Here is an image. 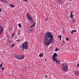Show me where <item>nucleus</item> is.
Returning a JSON list of instances; mask_svg holds the SVG:
<instances>
[{
  "label": "nucleus",
  "instance_id": "nucleus-18",
  "mask_svg": "<svg viewBox=\"0 0 79 79\" xmlns=\"http://www.w3.org/2000/svg\"><path fill=\"white\" fill-rule=\"evenodd\" d=\"M18 26L20 28L21 27V24L20 23H19L18 24Z\"/></svg>",
  "mask_w": 79,
  "mask_h": 79
},
{
  "label": "nucleus",
  "instance_id": "nucleus-12",
  "mask_svg": "<svg viewBox=\"0 0 79 79\" xmlns=\"http://www.w3.org/2000/svg\"><path fill=\"white\" fill-rule=\"evenodd\" d=\"M1 2H4V3H8V2H7V1H5V0H1Z\"/></svg>",
  "mask_w": 79,
  "mask_h": 79
},
{
  "label": "nucleus",
  "instance_id": "nucleus-40",
  "mask_svg": "<svg viewBox=\"0 0 79 79\" xmlns=\"http://www.w3.org/2000/svg\"><path fill=\"white\" fill-rule=\"evenodd\" d=\"M60 40H61V38H60Z\"/></svg>",
  "mask_w": 79,
  "mask_h": 79
},
{
  "label": "nucleus",
  "instance_id": "nucleus-36",
  "mask_svg": "<svg viewBox=\"0 0 79 79\" xmlns=\"http://www.w3.org/2000/svg\"><path fill=\"white\" fill-rule=\"evenodd\" d=\"M56 49L57 50H59V48H56Z\"/></svg>",
  "mask_w": 79,
  "mask_h": 79
},
{
  "label": "nucleus",
  "instance_id": "nucleus-22",
  "mask_svg": "<svg viewBox=\"0 0 79 79\" xmlns=\"http://www.w3.org/2000/svg\"><path fill=\"white\" fill-rule=\"evenodd\" d=\"M73 32H74V31H73V30L71 31V33L72 34H73Z\"/></svg>",
  "mask_w": 79,
  "mask_h": 79
},
{
  "label": "nucleus",
  "instance_id": "nucleus-23",
  "mask_svg": "<svg viewBox=\"0 0 79 79\" xmlns=\"http://www.w3.org/2000/svg\"><path fill=\"white\" fill-rule=\"evenodd\" d=\"M73 31L75 32H77V31L76 30H73Z\"/></svg>",
  "mask_w": 79,
  "mask_h": 79
},
{
  "label": "nucleus",
  "instance_id": "nucleus-26",
  "mask_svg": "<svg viewBox=\"0 0 79 79\" xmlns=\"http://www.w3.org/2000/svg\"><path fill=\"white\" fill-rule=\"evenodd\" d=\"M2 64H3L2 63L0 65V67H2Z\"/></svg>",
  "mask_w": 79,
  "mask_h": 79
},
{
  "label": "nucleus",
  "instance_id": "nucleus-39",
  "mask_svg": "<svg viewBox=\"0 0 79 79\" xmlns=\"http://www.w3.org/2000/svg\"><path fill=\"white\" fill-rule=\"evenodd\" d=\"M46 60H47V59H45V61H46Z\"/></svg>",
  "mask_w": 79,
  "mask_h": 79
},
{
  "label": "nucleus",
  "instance_id": "nucleus-31",
  "mask_svg": "<svg viewBox=\"0 0 79 79\" xmlns=\"http://www.w3.org/2000/svg\"><path fill=\"white\" fill-rule=\"evenodd\" d=\"M45 76L47 78V77H48V76L47 75H45Z\"/></svg>",
  "mask_w": 79,
  "mask_h": 79
},
{
  "label": "nucleus",
  "instance_id": "nucleus-25",
  "mask_svg": "<svg viewBox=\"0 0 79 79\" xmlns=\"http://www.w3.org/2000/svg\"><path fill=\"white\" fill-rule=\"evenodd\" d=\"M34 26L33 25H31L30 27V28H31V27H34Z\"/></svg>",
  "mask_w": 79,
  "mask_h": 79
},
{
  "label": "nucleus",
  "instance_id": "nucleus-7",
  "mask_svg": "<svg viewBox=\"0 0 79 79\" xmlns=\"http://www.w3.org/2000/svg\"><path fill=\"white\" fill-rule=\"evenodd\" d=\"M74 16L73 15V12H71L70 13V15L69 17L71 18V19L73 20H74Z\"/></svg>",
  "mask_w": 79,
  "mask_h": 79
},
{
  "label": "nucleus",
  "instance_id": "nucleus-38",
  "mask_svg": "<svg viewBox=\"0 0 79 79\" xmlns=\"http://www.w3.org/2000/svg\"><path fill=\"white\" fill-rule=\"evenodd\" d=\"M64 42H65L64 41H63V43H64Z\"/></svg>",
  "mask_w": 79,
  "mask_h": 79
},
{
  "label": "nucleus",
  "instance_id": "nucleus-29",
  "mask_svg": "<svg viewBox=\"0 0 79 79\" xmlns=\"http://www.w3.org/2000/svg\"><path fill=\"white\" fill-rule=\"evenodd\" d=\"M19 41H20V39H19L18 40H17L16 42H19Z\"/></svg>",
  "mask_w": 79,
  "mask_h": 79
},
{
  "label": "nucleus",
  "instance_id": "nucleus-9",
  "mask_svg": "<svg viewBox=\"0 0 79 79\" xmlns=\"http://www.w3.org/2000/svg\"><path fill=\"white\" fill-rule=\"evenodd\" d=\"M52 60H53V61H56L57 60V59L54 56H52Z\"/></svg>",
  "mask_w": 79,
  "mask_h": 79
},
{
  "label": "nucleus",
  "instance_id": "nucleus-17",
  "mask_svg": "<svg viewBox=\"0 0 79 79\" xmlns=\"http://www.w3.org/2000/svg\"><path fill=\"white\" fill-rule=\"evenodd\" d=\"M43 54H40L39 56H40V57H42V56H43Z\"/></svg>",
  "mask_w": 79,
  "mask_h": 79
},
{
  "label": "nucleus",
  "instance_id": "nucleus-27",
  "mask_svg": "<svg viewBox=\"0 0 79 79\" xmlns=\"http://www.w3.org/2000/svg\"><path fill=\"white\" fill-rule=\"evenodd\" d=\"M75 21H76V20H73V23H74Z\"/></svg>",
  "mask_w": 79,
  "mask_h": 79
},
{
  "label": "nucleus",
  "instance_id": "nucleus-33",
  "mask_svg": "<svg viewBox=\"0 0 79 79\" xmlns=\"http://www.w3.org/2000/svg\"><path fill=\"white\" fill-rule=\"evenodd\" d=\"M2 70H4V67H2Z\"/></svg>",
  "mask_w": 79,
  "mask_h": 79
},
{
  "label": "nucleus",
  "instance_id": "nucleus-14",
  "mask_svg": "<svg viewBox=\"0 0 79 79\" xmlns=\"http://www.w3.org/2000/svg\"><path fill=\"white\" fill-rule=\"evenodd\" d=\"M56 63H57V64H59L60 63V61L57 60L56 61Z\"/></svg>",
  "mask_w": 79,
  "mask_h": 79
},
{
  "label": "nucleus",
  "instance_id": "nucleus-8",
  "mask_svg": "<svg viewBox=\"0 0 79 79\" xmlns=\"http://www.w3.org/2000/svg\"><path fill=\"white\" fill-rule=\"evenodd\" d=\"M57 2L59 5H61L62 4V1L61 0H57Z\"/></svg>",
  "mask_w": 79,
  "mask_h": 79
},
{
  "label": "nucleus",
  "instance_id": "nucleus-6",
  "mask_svg": "<svg viewBox=\"0 0 79 79\" xmlns=\"http://www.w3.org/2000/svg\"><path fill=\"white\" fill-rule=\"evenodd\" d=\"M4 29L3 27L2 26L0 25V34H2V33H3V30Z\"/></svg>",
  "mask_w": 79,
  "mask_h": 79
},
{
  "label": "nucleus",
  "instance_id": "nucleus-2",
  "mask_svg": "<svg viewBox=\"0 0 79 79\" xmlns=\"http://www.w3.org/2000/svg\"><path fill=\"white\" fill-rule=\"evenodd\" d=\"M27 48H28V42L26 41L22 44V47L21 49L22 50H24V49L27 50Z\"/></svg>",
  "mask_w": 79,
  "mask_h": 79
},
{
  "label": "nucleus",
  "instance_id": "nucleus-41",
  "mask_svg": "<svg viewBox=\"0 0 79 79\" xmlns=\"http://www.w3.org/2000/svg\"><path fill=\"white\" fill-rule=\"evenodd\" d=\"M70 1H72V0H70Z\"/></svg>",
  "mask_w": 79,
  "mask_h": 79
},
{
  "label": "nucleus",
  "instance_id": "nucleus-35",
  "mask_svg": "<svg viewBox=\"0 0 79 79\" xmlns=\"http://www.w3.org/2000/svg\"><path fill=\"white\" fill-rule=\"evenodd\" d=\"M0 11L1 12H2V9L0 8Z\"/></svg>",
  "mask_w": 79,
  "mask_h": 79
},
{
  "label": "nucleus",
  "instance_id": "nucleus-10",
  "mask_svg": "<svg viewBox=\"0 0 79 79\" xmlns=\"http://www.w3.org/2000/svg\"><path fill=\"white\" fill-rule=\"evenodd\" d=\"M7 40L8 42H10V43L11 42V38L8 37L7 38Z\"/></svg>",
  "mask_w": 79,
  "mask_h": 79
},
{
  "label": "nucleus",
  "instance_id": "nucleus-28",
  "mask_svg": "<svg viewBox=\"0 0 79 79\" xmlns=\"http://www.w3.org/2000/svg\"><path fill=\"white\" fill-rule=\"evenodd\" d=\"M34 26L35 25V23H33V25Z\"/></svg>",
  "mask_w": 79,
  "mask_h": 79
},
{
  "label": "nucleus",
  "instance_id": "nucleus-20",
  "mask_svg": "<svg viewBox=\"0 0 79 79\" xmlns=\"http://www.w3.org/2000/svg\"><path fill=\"white\" fill-rule=\"evenodd\" d=\"M23 1H24L26 2H27V1H28V0H22Z\"/></svg>",
  "mask_w": 79,
  "mask_h": 79
},
{
  "label": "nucleus",
  "instance_id": "nucleus-3",
  "mask_svg": "<svg viewBox=\"0 0 79 79\" xmlns=\"http://www.w3.org/2000/svg\"><path fill=\"white\" fill-rule=\"evenodd\" d=\"M62 69L64 71H67L68 70V66L67 65L64 63L62 64Z\"/></svg>",
  "mask_w": 79,
  "mask_h": 79
},
{
  "label": "nucleus",
  "instance_id": "nucleus-5",
  "mask_svg": "<svg viewBox=\"0 0 79 79\" xmlns=\"http://www.w3.org/2000/svg\"><path fill=\"white\" fill-rule=\"evenodd\" d=\"M15 57L18 60H22V59H24V55H18L15 56Z\"/></svg>",
  "mask_w": 79,
  "mask_h": 79
},
{
  "label": "nucleus",
  "instance_id": "nucleus-24",
  "mask_svg": "<svg viewBox=\"0 0 79 79\" xmlns=\"http://www.w3.org/2000/svg\"><path fill=\"white\" fill-rule=\"evenodd\" d=\"M66 40L68 41L69 40V39L68 37H67L66 38Z\"/></svg>",
  "mask_w": 79,
  "mask_h": 79
},
{
  "label": "nucleus",
  "instance_id": "nucleus-15",
  "mask_svg": "<svg viewBox=\"0 0 79 79\" xmlns=\"http://www.w3.org/2000/svg\"><path fill=\"white\" fill-rule=\"evenodd\" d=\"M33 30V29H30L28 30V32L30 33V32H31V31H32Z\"/></svg>",
  "mask_w": 79,
  "mask_h": 79
},
{
  "label": "nucleus",
  "instance_id": "nucleus-30",
  "mask_svg": "<svg viewBox=\"0 0 79 79\" xmlns=\"http://www.w3.org/2000/svg\"><path fill=\"white\" fill-rule=\"evenodd\" d=\"M47 19H48V18H47L46 19H45V22L47 21Z\"/></svg>",
  "mask_w": 79,
  "mask_h": 79
},
{
  "label": "nucleus",
  "instance_id": "nucleus-34",
  "mask_svg": "<svg viewBox=\"0 0 79 79\" xmlns=\"http://www.w3.org/2000/svg\"><path fill=\"white\" fill-rule=\"evenodd\" d=\"M77 66H78V67H79V64H77Z\"/></svg>",
  "mask_w": 79,
  "mask_h": 79
},
{
  "label": "nucleus",
  "instance_id": "nucleus-21",
  "mask_svg": "<svg viewBox=\"0 0 79 79\" xmlns=\"http://www.w3.org/2000/svg\"><path fill=\"white\" fill-rule=\"evenodd\" d=\"M11 47H15V44H12L11 45Z\"/></svg>",
  "mask_w": 79,
  "mask_h": 79
},
{
  "label": "nucleus",
  "instance_id": "nucleus-11",
  "mask_svg": "<svg viewBox=\"0 0 79 79\" xmlns=\"http://www.w3.org/2000/svg\"><path fill=\"white\" fill-rule=\"evenodd\" d=\"M58 55L56 53H55L54 54V55H53V56L54 57H56V56H58Z\"/></svg>",
  "mask_w": 79,
  "mask_h": 79
},
{
  "label": "nucleus",
  "instance_id": "nucleus-13",
  "mask_svg": "<svg viewBox=\"0 0 79 79\" xmlns=\"http://www.w3.org/2000/svg\"><path fill=\"white\" fill-rule=\"evenodd\" d=\"M15 33H14L12 34V36H11V39H13V38H14V35H15Z\"/></svg>",
  "mask_w": 79,
  "mask_h": 79
},
{
  "label": "nucleus",
  "instance_id": "nucleus-1",
  "mask_svg": "<svg viewBox=\"0 0 79 79\" xmlns=\"http://www.w3.org/2000/svg\"><path fill=\"white\" fill-rule=\"evenodd\" d=\"M53 35L50 32H47L44 35V42L46 46H48L49 44L53 42Z\"/></svg>",
  "mask_w": 79,
  "mask_h": 79
},
{
  "label": "nucleus",
  "instance_id": "nucleus-4",
  "mask_svg": "<svg viewBox=\"0 0 79 79\" xmlns=\"http://www.w3.org/2000/svg\"><path fill=\"white\" fill-rule=\"evenodd\" d=\"M27 18L28 20H29L31 22H33V19H32V17H31L30 16V15L29 13H27Z\"/></svg>",
  "mask_w": 79,
  "mask_h": 79
},
{
  "label": "nucleus",
  "instance_id": "nucleus-16",
  "mask_svg": "<svg viewBox=\"0 0 79 79\" xmlns=\"http://www.w3.org/2000/svg\"><path fill=\"white\" fill-rule=\"evenodd\" d=\"M10 6L11 7H12V8H14V7H15V6H14V5H13L12 4H10Z\"/></svg>",
  "mask_w": 79,
  "mask_h": 79
},
{
  "label": "nucleus",
  "instance_id": "nucleus-19",
  "mask_svg": "<svg viewBox=\"0 0 79 79\" xmlns=\"http://www.w3.org/2000/svg\"><path fill=\"white\" fill-rule=\"evenodd\" d=\"M58 37H59V39H61V35H60V36L58 35Z\"/></svg>",
  "mask_w": 79,
  "mask_h": 79
},
{
  "label": "nucleus",
  "instance_id": "nucleus-32",
  "mask_svg": "<svg viewBox=\"0 0 79 79\" xmlns=\"http://www.w3.org/2000/svg\"><path fill=\"white\" fill-rule=\"evenodd\" d=\"M55 52H57V51H58V50H57V49H56V48L55 49Z\"/></svg>",
  "mask_w": 79,
  "mask_h": 79
},
{
  "label": "nucleus",
  "instance_id": "nucleus-37",
  "mask_svg": "<svg viewBox=\"0 0 79 79\" xmlns=\"http://www.w3.org/2000/svg\"><path fill=\"white\" fill-rule=\"evenodd\" d=\"M19 34H20V32H19V33H18V35H19Z\"/></svg>",
  "mask_w": 79,
  "mask_h": 79
}]
</instances>
